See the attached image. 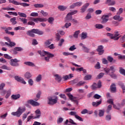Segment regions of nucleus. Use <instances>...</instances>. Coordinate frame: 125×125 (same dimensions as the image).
<instances>
[{
  "instance_id": "obj_4",
  "label": "nucleus",
  "mask_w": 125,
  "mask_h": 125,
  "mask_svg": "<svg viewBox=\"0 0 125 125\" xmlns=\"http://www.w3.org/2000/svg\"><path fill=\"white\" fill-rule=\"evenodd\" d=\"M1 29L4 30L5 33L7 35H11V36H14L15 35L14 32H9V31L12 30V27H6L5 26H1Z\"/></svg>"
},
{
  "instance_id": "obj_1",
  "label": "nucleus",
  "mask_w": 125,
  "mask_h": 125,
  "mask_svg": "<svg viewBox=\"0 0 125 125\" xmlns=\"http://www.w3.org/2000/svg\"><path fill=\"white\" fill-rule=\"evenodd\" d=\"M27 35L31 38H35V34L37 35H43V32L40 31L38 29H33L27 32Z\"/></svg>"
},
{
  "instance_id": "obj_56",
  "label": "nucleus",
  "mask_w": 125,
  "mask_h": 125,
  "mask_svg": "<svg viewBox=\"0 0 125 125\" xmlns=\"http://www.w3.org/2000/svg\"><path fill=\"white\" fill-rule=\"evenodd\" d=\"M4 57L5 58H6V59H12V57L8 55V54H5L4 55Z\"/></svg>"
},
{
  "instance_id": "obj_46",
  "label": "nucleus",
  "mask_w": 125,
  "mask_h": 125,
  "mask_svg": "<svg viewBox=\"0 0 125 125\" xmlns=\"http://www.w3.org/2000/svg\"><path fill=\"white\" fill-rule=\"evenodd\" d=\"M77 49V48H76V46L75 45H73L69 48V50L70 51H74V50Z\"/></svg>"
},
{
  "instance_id": "obj_64",
  "label": "nucleus",
  "mask_w": 125,
  "mask_h": 125,
  "mask_svg": "<svg viewBox=\"0 0 125 125\" xmlns=\"http://www.w3.org/2000/svg\"><path fill=\"white\" fill-rule=\"evenodd\" d=\"M28 83H29V85H33V84H34V81H33L32 79H29L28 80Z\"/></svg>"
},
{
  "instance_id": "obj_6",
  "label": "nucleus",
  "mask_w": 125,
  "mask_h": 125,
  "mask_svg": "<svg viewBox=\"0 0 125 125\" xmlns=\"http://www.w3.org/2000/svg\"><path fill=\"white\" fill-rule=\"evenodd\" d=\"M20 62V61L18 60L17 59H11L9 64L11 66H13V67H18V66H19L18 62Z\"/></svg>"
},
{
  "instance_id": "obj_43",
  "label": "nucleus",
  "mask_w": 125,
  "mask_h": 125,
  "mask_svg": "<svg viewBox=\"0 0 125 125\" xmlns=\"http://www.w3.org/2000/svg\"><path fill=\"white\" fill-rule=\"evenodd\" d=\"M79 80L78 79H74L70 81L71 84H75V83H78Z\"/></svg>"
},
{
  "instance_id": "obj_7",
  "label": "nucleus",
  "mask_w": 125,
  "mask_h": 125,
  "mask_svg": "<svg viewBox=\"0 0 125 125\" xmlns=\"http://www.w3.org/2000/svg\"><path fill=\"white\" fill-rule=\"evenodd\" d=\"M30 20V21H34V22H35V23H38V22H46V21H47V19H42L38 18H31Z\"/></svg>"
},
{
  "instance_id": "obj_18",
  "label": "nucleus",
  "mask_w": 125,
  "mask_h": 125,
  "mask_svg": "<svg viewBox=\"0 0 125 125\" xmlns=\"http://www.w3.org/2000/svg\"><path fill=\"white\" fill-rule=\"evenodd\" d=\"M68 7L64 5H59L58 7V8L59 10H60V11H64V10H66L67 9V8Z\"/></svg>"
},
{
  "instance_id": "obj_11",
  "label": "nucleus",
  "mask_w": 125,
  "mask_h": 125,
  "mask_svg": "<svg viewBox=\"0 0 125 125\" xmlns=\"http://www.w3.org/2000/svg\"><path fill=\"white\" fill-rule=\"evenodd\" d=\"M103 48H104V47L102 45L98 46L96 51L98 52L99 55H102V54L104 53V50H103Z\"/></svg>"
},
{
  "instance_id": "obj_35",
  "label": "nucleus",
  "mask_w": 125,
  "mask_h": 125,
  "mask_svg": "<svg viewBox=\"0 0 125 125\" xmlns=\"http://www.w3.org/2000/svg\"><path fill=\"white\" fill-rule=\"evenodd\" d=\"M96 29H103L104 26L101 24H97L95 26Z\"/></svg>"
},
{
  "instance_id": "obj_57",
  "label": "nucleus",
  "mask_w": 125,
  "mask_h": 125,
  "mask_svg": "<svg viewBox=\"0 0 125 125\" xmlns=\"http://www.w3.org/2000/svg\"><path fill=\"white\" fill-rule=\"evenodd\" d=\"M95 69H100L101 68V66H100V63H99V62H97V63L95 66Z\"/></svg>"
},
{
  "instance_id": "obj_25",
  "label": "nucleus",
  "mask_w": 125,
  "mask_h": 125,
  "mask_svg": "<svg viewBox=\"0 0 125 125\" xmlns=\"http://www.w3.org/2000/svg\"><path fill=\"white\" fill-rule=\"evenodd\" d=\"M73 17L72 16H66L65 18V22H72Z\"/></svg>"
},
{
  "instance_id": "obj_16",
  "label": "nucleus",
  "mask_w": 125,
  "mask_h": 125,
  "mask_svg": "<svg viewBox=\"0 0 125 125\" xmlns=\"http://www.w3.org/2000/svg\"><path fill=\"white\" fill-rule=\"evenodd\" d=\"M102 103V101L100 100L99 102H93L92 103V105L93 107H98L100 104Z\"/></svg>"
},
{
  "instance_id": "obj_42",
  "label": "nucleus",
  "mask_w": 125,
  "mask_h": 125,
  "mask_svg": "<svg viewBox=\"0 0 125 125\" xmlns=\"http://www.w3.org/2000/svg\"><path fill=\"white\" fill-rule=\"evenodd\" d=\"M46 55H47V56H48L49 58H52L53 57H54V55H53V54H51L47 51L46 52Z\"/></svg>"
},
{
  "instance_id": "obj_39",
  "label": "nucleus",
  "mask_w": 125,
  "mask_h": 125,
  "mask_svg": "<svg viewBox=\"0 0 125 125\" xmlns=\"http://www.w3.org/2000/svg\"><path fill=\"white\" fill-rule=\"evenodd\" d=\"M15 31H18V30H25V27H22L21 26L16 27L14 28Z\"/></svg>"
},
{
  "instance_id": "obj_24",
  "label": "nucleus",
  "mask_w": 125,
  "mask_h": 125,
  "mask_svg": "<svg viewBox=\"0 0 125 125\" xmlns=\"http://www.w3.org/2000/svg\"><path fill=\"white\" fill-rule=\"evenodd\" d=\"M18 110L20 111L21 114H23L25 111H26V108L25 107H19Z\"/></svg>"
},
{
  "instance_id": "obj_5",
  "label": "nucleus",
  "mask_w": 125,
  "mask_h": 125,
  "mask_svg": "<svg viewBox=\"0 0 125 125\" xmlns=\"http://www.w3.org/2000/svg\"><path fill=\"white\" fill-rule=\"evenodd\" d=\"M104 71H105V73L108 75V74L110 73V71H111V74H114L115 72H116V69H115V67L114 66H111L109 67V68L108 67H105L104 69Z\"/></svg>"
},
{
  "instance_id": "obj_60",
  "label": "nucleus",
  "mask_w": 125,
  "mask_h": 125,
  "mask_svg": "<svg viewBox=\"0 0 125 125\" xmlns=\"http://www.w3.org/2000/svg\"><path fill=\"white\" fill-rule=\"evenodd\" d=\"M84 83H85L84 82L80 81L77 84V86H82V85H83V84H84Z\"/></svg>"
},
{
  "instance_id": "obj_32",
  "label": "nucleus",
  "mask_w": 125,
  "mask_h": 125,
  "mask_svg": "<svg viewBox=\"0 0 125 125\" xmlns=\"http://www.w3.org/2000/svg\"><path fill=\"white\" fill-rule=\"evenodd\" d=\"M79 34H80V30L76 31L73 34V37L75 39H78L79 37Z\"/></svg>"
},
{
  "instance_id": "obj_41",
  "label": "nucleus",
  "mask_w": 125,
  "mask_h": 125,
  "mask_svg": "<svg viewBox=\"0 0 125 125\" xmlns=\"http://www.w3.org/2000/svg\"><path fill=\"white\" fill-rule=\"evenodd\" d=\"M107 61L110 62V63H112L113 62V60H114V58L113 57L108 56L107 57Z\"/></svg>"
},
{
  "instance_id": "obj_22",
  "label": "nucleus",
  "mask_w": 125,
  "mask_h": 125,
  "mask_svg": "<svg viewBox=\"0 0 125 125\" xmlns=\"http://www.w3.org/2000/svg\"><path fill=\"white\" fill-rule=\"evenodd\" d=\"M55 80H56V81H57L58 83H60V82L62 81V78H61V76H59L58 74L55 75Z\"/></svg>"
},
{
  "instance_id": "obj_53",
  "label": "nucleus",
  "mask_w": 125,
  "mask_h": 125,
  "mask_svg": "<svg viewBox=\"0 0 125 125\" xmlns=\"http://www.w3.org/2000/svg\"><path fill=\"white\" fill-rule=\"evenodd\" d=\"M41 13H42V15H43V16H47V15H48V13H47L46 12H44V11H43V10H41Z\"/></svg>"
},
{
  "instance_id": "obj_21",
  "label": "nucleus",
  "mask_w": 125,
  "mask_h": 125,
  "mask_svg": "<svg viewBox=\"0 0 125 125\" xmlns=\"http://www.w3.org/2000/svg\"><path fill=\"white\" fill-rule=\"evenodd\" d=\"M24 78H25V79H27V80H29V79H30V78H32V74H31V73L29 72H26L24 74Z\"/></svg>"
},
{
  "instance_id": "obj_20",
  "label": "nucleus",
  "mask_w": 125,
  "mask_h": 125,
  "mask_svg": "<svg viewBox=\"0 0 125 125\" xmlns=\"http://www.w3.org/2000/svg\"><path fill=\"white\" fill-rule=\"evenodd\" d=\"M25 65H27V66H29L30 67H35V63L34 62H24Z\"/></svg>"
},
{
  "instance_id": "obj_29",
  "label": "nucleus",
  "mask_w": 125,
  "mask_h": 125,
  "mask_svg": "<svg viewBox=\"0 0 125 125\" xmlns=\"http://www.w3.org/2000/svg\"><path fill=\"white\" fill-rule=\"evenodd\" d=\"M42 75L39 74L36 78L35 79L36 82H37V83H40V82H41L42 81Z\"/></svg>"
},
{
  "instance_id": "obj_30",
  "label": "nucleus",
  "mask_w": 125,
  "mask_h": 125,
  "mask_svg": "<svg viewBox=\"0 0 125 125\" xmlns=\"http://www.w3.org/2000/svg\"><path fill=\"white\" fill-rule=\"evenodd\" d=\"M16 21V18L15 17L10 19V21L13 25H16V24H17V22Z\"/></svg>"
},
{
  "instance_id": "obj_31",
  "label": "nucleus",
  "mask_w": 125,
  "mask_h": 125,
  "mask_svg": "<svg viewBox=\"0 0 125 125\" xmlns=\"http://www.w3.org/2000/svg\"><path fill=\"white\" fill-rule=\"evenodd\" d=\"M87 37V33L83 32L81 35V40H85V39Z\"/></svg>"
},
{
  "instance_id": "obj_45",
  "label": "nucleus",
  "mask_w": 125,
  "mask_h": 125,
  "mask_svg": "<svg viewBox=\"0 0 125 125\" xmlns=\"http://www.w3.org/2000/svg\"><path fill=\"white\" fill-rule=\"evenodd\" d=\"M75 6H82V5H83V2L82 1H78V2H76L75 3Z\"/></svg>"
},
{
  "instance_id": "obj_44",
  "label": "nucleus",
  "mask_w": 125,
  "mask_h": 125,
  "mask_svg": "<svg viewBox=\"0 0 125 125\" xmlns=\"http://www.w3.org/2000/svg\"><path fill=\"white\" fill-rule=\"evenodd\" d=\"M51 42H52V40L51 39L47 40L44 43L45 45H46V46H48V45H49V44L51 43Z\"/></svg>"
},
{
  "instance_id": "obj_59",
  "label": "nucleus",
  "mask_w": 125,
  "mask_h": 125,
  "mask_svg": "<svg viewBox=\"0 0 125 125\" xmlns=\"http://www.w3.org/2000/svg\"><path fill=\"white\" fill-rule=\"evenodd\" d=\"M71 22L73 23V24H75V25H77L78 23H79V22L78 21H77L76 19H74L72 18V20L71 21Z\"/></svg>"
},
{
  "instance_id": "obj_51",
  "label": "nucleus",
  "mask_w": 125,
  "mask_h": 125,
  "mask_svg": "<svg viewBox=\"0 0 125 125\" xmlns=\"http://www.w3.org/2000/svg\"><path fill=\"white\" fill-rule=\"evenodd\" d=\"M48 21L50 24H52L53 23V21H54V18L53 17H50L49 18Z\"/></svg>"
},
{
  "instance_id": "obj_61",
  "label": "nucleus",
  "mask_w": 125,
  "mask_h": 125,
  "mask_svg": "<svg viewBox=\"0 0 125 125\" xmlns=\"http://www.w3.org/2000/svg\"><path fill=\"white\" fill-rule=\"evenodd\" d=\"M69 115H70V116H75V117L76 118V116H77L78 114H77V112L75 111H71Z\"/></svg>"
},
{
  "instance_id": "obj_33",
  "label": "nucleus",
  "mask_w": 125,
  "mask_h": 125,
  "mask_svg": "<svg viewBox=\"0 0 125 125\" xmlns=\"http://www.w3.org/2000/svg\"><path fill=\"white\" fill-rule=\"evenodd\" d=\"M42 94V92L41 91H39L38 93L36 94V97L38 99H35V101H38L39 99H40V98L41 97V95Z\"/></svg>"
},
{
  "instance_id": "obj_2",
  "label": "nucleus",
  "mask_w": 125,
  "mask_h": 125,
  "mask_svg": "<svg viewBox=\"0 0 125 125\" xmlns=\"http://www.w3.org/2000/svg\"><path fill=\"white\" fill-rule=\"evenodd\" d=\"M54 98L55 99H53L52 97H48L47 104H48V105H50V106H53V105H55V104L57 103L58 98L57 96H54Z\"/></svg>"
},
{
  "instance_id": "obj_48",
  "label": "nucleus",
  "mask_w": 125,
  "mask_h": 125,
  "mask_svg": "<svg viewBox=\"0 0 125 125\" xmlns=\"http://www.w3.org/2000/svg\"><path fill=\"white\" fill-rule=\"evenodd\" d=\"M108 75H110L112 79H117V75L114 73H108Z\"/></svg>"
},
{
  "instance_id": "obj_12",
  "label": "nucleus",
  "mask_w": 125,
  "mask_h": 125,
  "mask_svg": "<svg viewBox=\"0 0 125 125\" xmlns=\"http://www.w3.org/2000/svg\"><path fill=\"white\" fill-rule=\"evenodd\" d=\"M27 103L31 104L32 106H40V103L38 102H36L33 100L27 101Z\"/></svg>"
},
{
  "instance_id": "obj_28",
  "label": "nucleus",
  "mask_w": 125,
  "mask_h": 125,
  "mask_svg": "<svg viewBox=\"0 0 125 125\" xmlns=\"http://www.w3.org/2000/svg\"><path fill=\"white\" fill-rule=\"evenodd\" d=\"M76 13H78V11L74 10L68 13L67 15V16H72V15H75V14H76Z\"/></svg>"
},
{
  "instance_id": "obj_49",
  "label": "nucleus",
  "mask_w": 125,
  "mask_h": 125,
  "mask_svg": "<svg viewBox=\"0 0 125 125\" xmlns=\"http://www.w3.org/2000/svg\"><path fill=\"white\" fill-rule=\"evenodd\" d=\"M111 119H112V117L111 116V115L108 114L106 115L105 116L106 121H111Z\"/></svg>"
},
{
  "instance_id": "obj_13",
  "label": "nucleus",
  "mask_w": 125,
  "mask_h": 125,
  "mask_svg": "<svg viewBox=\"0 0 125 125\" xmlns=\"http://www.w3.org/2000/svg\"><path fill=\"white\" fill-rule=\"evenodd\" d=\"M36 117L34 119H39L41 117L42 115V113L41 112V110L40 109H38L35 111Z\"/></svg>"
},
{
  "instance_id": "obj_34",
  "label": "nucleus",
  "mask_w": 125,
  "mask_h": 125,
  "mask_svg": "<svg viewBox=\"0 0 125 125\" xmlns=\"http://www.w3.org/2000/svg\"><path fill=\"white\" fill-rule=\"evenodd\" d=\"M34 6L36 8H42V7H43V4H35L34 5Z\"/></svg>"
},
{
  "instance_id": "obj_10",
  "label": "nucleus",
  "mask_w": 125,
  "mask_h": 125,
  "mask_svg": "<svg viewBox=\"0 0 125 125\" xmlns=\"http://www.w3.org/2000/svg\"><path fill=\"white\" fill-rule=\"evenodd\" d=\"M119 36H120V32H119V31H116L114 32L113 37H110V39H111V40H114V41H118L119 39L121 38V36L119 37Z\"/></svg>"
},
{
  "instance_id": "obj_54",
  "label": "nucleus",
  "mask_w": 125,
  "mask_h": 125,
  "mask_svg": "<svg viewBox=\"0 0 125 125\" xmlns=\"http://www.w3.org/2000/svg\"><path fill=\"white\" fill-rule=\"evenodd\" d=\"M8 13L9 15H13V16H17L18 14L16 12H8Z\"/></svg>"
},
{
  "instance_id": "obj_37",
  "label": "nucleus",
  "mask_w": 125,
  "mask_h": 125,
  "mask_svg": "<svg viewBox=\"0 0 125 125\" xmlns=\"http://www.w3.org/2000/svg\"><path fill=\"white\" fill-rule=\"evenodd\" d=\"M124 12V9L123 8H120L118 11L117 13V15L120 16L122 13Z\"/></svg>"
},
{
  "instance_id": "obj_9",
  "label": "nucleus",
  "mask_w": 125,
  "mask_h": 125,
  "mask_svg": "<svg viewBox=\"0 0 125 125\" xmlns=\"http://www.w3.org/2000/svg\"><path fill=\"white\" fill-rule=\"evenodd\" d=\"M14 79L19 83H23V84H26V81L24 80V79L21 77H19V76H15Z\"/></svg>"
},
{
  "instance_id": "obj_15",
  "label": "nucleus",
  "mask_w": 125,
  "mask_h": 125,
  "mask_svg": "<svg viewBox=\"0 0 125 125\" xmlns=\"http://www.w3.org/2000/svg\"><path fill=\"white\" fill-rule=\"evenodd\" d=\"M11 115L12 116H16V117H18V118H19V117H20V116H21L22 114H21L20 111L18 109L17 111L12 112Z\"/></svg>"
},
{
  "instance_id": "obj_47",
  "label": "nucleus",
  "mask_w": 125,
  "mask_h": 125,
  "mask_svg": "<svg viewBox=\"0 0 125 125\" xmlns=\"http://www.w3.org/2000/svg\"><path fill=\"white\" fill-rule=\"evenodd\" d=\"M14 50H16V51H22L23 48L21 47H16L14 48Z\"/></svg>"
},
{
  "instance_id": "obj_17",
  "label": "nucleus",
  "mask_w": 125,
  "mask_h": 125,
  "mask_svg": "<svg viewBox=\"0 0 125 125\" xmlns=\"http://www.w3.org/2000/svg\"><path fill=\"white\" fill-rule=\"evenodd\" d=\"M101 19L102 23H106L109 20V16H103Z\"/></svg>"
},
{
  "instance_id": "obj_55",
  "label": "nucleus",
  "mask_w": 125,
  "mask_h": 125,
  "mask_svg": "<svg viewBox=\"0 0 125 125\" xmlns=\"http://www.w3.org/2000/svg\"><path fill=\"white\" fill-rule=\"evenodd\" d=\"M84 79L85 81H88L91 79V75H87L85 76Z\"/></svg>"
},
{
  "instance_id": "obj_52",
  "label": "nucleus",
  "mask_w": 125,
  "mask_h": 125,
  "mask_svg": "<svg viewBox=\"0 0 125 125\" xmlns=\"http://www.w3.org/2000/svg\"><path fill=\"white\" fill-rule=\"evenodd\" d=\"M11 94V92L10 91V90L7 91L6 92V95L5 96V98L7 99V98H8L9 96H10Z\"/></svg>"
},
{
  "instance_id": "obj_23",
  "label": "nucleus",
  "mask_w": 125,
  "mask_h": 125,
  "mask_svg": "<svg viewBox=\"0 0 125 125\" xmlns=\"http://www.w3.org/2000/svg\"><path fill=\"white\" fill-rule=\"evenodd\" d=\"M113 19L114 20H116L117 21H122V20L124 19V18L121 17V16H114Z\"/></svg>"
},
{
  "instance_id": "obj_26",
  "label": "nucleus",
  "mask_w": 125,
  "mask_h": 125,
  "mask_svg": "<svg viewBox=\"0 0 125 125\" xmlns=\"http://www.w3.org/2000/svg\"><path fill=\"white\" fill-rule=\"evenodd\" d=\"M1 69H3V70H7V71H10L11 69L10 67L7 66L6 65H3L0 67Z\"/></svg>"
},
{
  "instance_id": "obj_58",
  "label": "nucleus",
  "mask_w": 125,
  "mask_h": 125,
  "mask_svg": "<svg viewBox=\"0 0 125 125\" xmlns=\"http://www.w3.org/2000/svg\"><path fill=\"white\" fill-rule=\"evenodd\" d=\"M107 103L109 104H112V105H114V101H113V99H109L107 101Z\"/></svg>"
},
{
  "instance_id": "obj_62",
  "label": "nucleus",
  "mask_w": 125,
  "mask_h": 125,
  "mask_svg": "<svg viewBox=\"0 0 125 125\" xmlns=\"http://www.w3.org/2000/svg\"><path fill=\"white\" fill-rule=\"evenodd\" d=\"M32 44L33 45H37V44H39V42H38V41H37V40L33 39L32 40Z\"/></svg>"
},
{
  "instance_id": "obj_3",
  "label": "nucleus",
  "mask_w": 125,
  "mask_h": 125,
  "mask_svg": "<svg viewBox=\"0 0 125 125\" xmlns=\"http://www.w3.org/2000/svg\"><path fill=\"white\" fill-rule=\"evenodd\" d=\"M9 1L11 3H13V4H15V5H21V6H23V7H26L27 6H30V4L27 3H20L15 0H9Z\"/></svg>"
},
{
  "instance_id": "obj_27",
  "label": "nucleus",
  "mask_w": 125,
  "mask_h": 125,
  "mask_svg": "<svg viewBox=\"0 0 125 125\" xmlns=\"http://www.w3.org/2000/svg\"><path fill=\"white\" fill-rule=\"evenodd\" d=\"M46 52L47 51H38V53L41 55V56L44 57L45 55H46Z\"/></svg>"
},
{
  "instance_id": "obj_19",
  "label": "nucleus",
  "mask_w": 125,
  "mask_h": 125,
  "mask_svg": "<svg viewBox=\"0 0 125 125\" xmlns=\"http://www.w3.org/2000/svg\"><path fill=\"white\" fill-rule=\"evenodd\" d=\"M21 96L20 94L12 95L11 96V98L13 99V100H17V99H19V98H20Z\"/></svg>"
},
{
  "instance_id": "obj_40",
  "label": "nucleus",
  "mask_w": 125,
  "mask_h": 125,
  "mask_svg": "<svg viewBox=\"0 0 125 125\" xmlns=\"http://www.w3.org/2000/svg\"><path fill=\"white\" fill-rule=\"evenodd\" d=\"M65 42V40H64L63 39H61L59 42L58 45L59 46H62V44H63V43H64V42Z\"/></svg>"
},
{
  "instance_id": "obj_36",
  "label": "nucleus",
  "mask_w": 125,
  "mask_h": 125,
  "mask_svg": "<svg viewBox=\"0 0 125 125\" xmlns=\"http://www.w3.org/2000/svg\"><path fill=\"white\" fill-rule=\"evenodd\" d=\"M99 117H103V116H104V113L105 112V111L104 110H99Z\"/></svg>"
},
{
  "instance_id": "obj_14",
  "label": "nucleus",
  "mask_w": 125,
  "mask_h": 125,
  "mask_svg": "<svg viewBox=\"0 0 125 125\" xmlns=\"http://www.w3.org/2000/svg\"><path fill=\"white\" fill-rule=\"evenodd\" d=\"M110 90L112 92H116L117 89L116 88V84L112 83L110 85Z\"/></svg>"
},
{
  "instance_id": "obj_8",
  "label": "nucleus",
  "mask_w": 125,
  "mask_h": 125,
  "mask_svg": "<svg viewBox=\"0 0 125 125\" xmlns=\"http://www.w3.org/2000/svg\"><path fill=\"white\" fill-rule=\"evenodd\" d=\"M101 81H99L98 83V84L94 83L91 85L92 90H95L97 88H100L102 86Z\"/></svg>"
},
{
  "instance_id": "obj_38",
  "label": "nucleus",
  "mask_w": 125,
  "mask_h": 125,
  "mask_svg": "<svg viewBox=\"0 0 125 125\" xmlns=\"http://www.w3.org/2000/svg\"><path fill=\"white\" fill-rule=\"evenodd\" d=\"M62 54L64 56H69V55H74V53H69V52H63L62 53Z\"/></svg>"
},
{
  "instance_id": "obj_63",
  "label": "nucleus",
  "mask_w": 125,
  "mask_h": 125,
  "mask_svg": "<svg viewBox=\"0 0 125 125\" xmlns=\"http://www.w3.org/2000/svg\"><path fill=\"white\" fill-rule=\"evenodd\" d=\"M111 109H112V105L109 104L107 106V109L106 113H110V111H111Z\"/></svg>"
},
{
  "instance_id": "obj_50",
  "label": "nucleus",
  "mask_w": 125,
  "mask_h": 125,
  "mask_svg": "<svg viewBox=\"0 0 125 125\" xmlns=\"http://www.w3.org/2000/svg\"><path fill=\"white\" fill-rule=\"evenodd\" d=\"M93 98L95 99H100L101 98V96L99 95L98 94H95Z\"/></svg>"
}]
</instances>
